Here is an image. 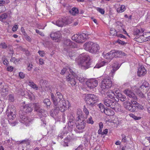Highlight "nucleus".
I'll use <instances>...</instances> for the list:
<instances>
[{
  "mask_svg": "<svg viewBox=\"0 0 150 150\" xmlns=\"http://www.w3.org/2000/svg\"><path fill=\"white\" fill-rule=\"evenodd\" d=\"M51 99L54 106V113L59 112L60 111L64 112L67 110V102L63 98L62 94L59 92H57L54 96L53 93L51 94Z\"/></svg>",
  "mask_w": 150,
  "mask_h": 150,
  "instance_id": "obj_1",
  "label": "nucleus"
},
{
  "mask_svg": "<svg viewBox=\"0 0 150 150\" xmlns=\"http://www.w3.org/2000/svg\"><path fill=\"white\" fill-rule=\"evenodd\" d=\"M91 64L89 57L86 55L81 57L78 63L79 66L83 69L88 68L90 67Z\"/></svg>",
  "mask_w": 150,
  "mask_h": 150,
  "instance_id": "obj_2",
  "label": "nucleus"
},
{
  "mask_svg": "<svg viewBox=\"0 0 150 150\" xmlns=\"http://www.w3.org/2000/svg\"><path fill=\"white\" fill-rule=\"evenodd\" d=\"M85 99L87 104L93 106H94L95 103L98 102V98L95 95L89 94L86 95Z\"/></svg>",
  "mask_w": 150,
  "mask_h": 150,
  "instance_id": "obj_3",
  "label": "nucleus"
},
{
  "mask_svg": "<svg viewBox=\"0 0 150 150\" xmlns=\"http://www.w3.org/2000/svg\"><path fill=\"white\" fill-rule=\"evenodd\" d=\"M35 110L37 112V115L40 118L42 117L46 116L47 112L40 108L41 106L38 103H35L34 104Z\"/></svg>",
  "mask_w": 150,
  "mask_h": 150,
  "instance_id": "obj_4",
  "label": "nucleus"
},
{
  "mask_svg": "<svg viewBox=\"0 0 150 150\" xmlns=\"http://www.w3.org/2000/svg\"><path fill=\"white\" fill-rule=\"evenodd\" d=\"M112 86V81L109 76H106L101 82V88L102 91H104L110 88Z\"/></svg>",
  "mask_w": 150,
  "mask_h": 150,
  "instance_id": "obj_5",
  "label": "nucleus"
},
{
  "mask_svg": "<svg viewBox=\"0 0 150 150\" xmlns=\"http://www.w3.org/2000/svg\"><path fill=\"white\" fill-rule=\"evenodd\" d=\"M103 101L105 106L115 110L117 108V107L118 105V104L116 101L110 99L105 98L103 99Z\"/></svg>",
  "mask_w": 150,
  "mask_h": 150,
  "instance_id": "obj_6",
  "label": "nucleus"
},
{
  "mask_svg": "<svg viewBox=\"0 0 150 150\" xmlns=\"http://www.w3.org/2000/svg\"><path fill=\"white\" fill-rule=\"evenodd\" d=\"M19 114L21 122L24 124L26 126H29L32 122L33 119L25 115L24 113L23 114L22 110L19 111Z\"/></svg>",
  "mask_w": 150,
  "mask_h": 150,
  "instance_id": "obj_7",
  "label": "nucleus"
},
{
  "mask_svg": "<svg viewBox=\"0 0 150 150\" xmlns=\"http://www.w3.org/2000/svg\"><path fill=\"white\" fill-rule=\"evenodd\" d=\"M123 106L127 110L131 112H135L136 107L132 103L131 101H126L123 103Z\"/></svg>",
  "mask_w": 150,
  "mask_h": 150,
  "instance_id": "obj_8",
  "label": "nucleus"
},
{
  "mask_svg": "<svg viewBox=\"0 0 150 150\" xmlns=\"http://www.w3.org/2000/svg\"><path fill=\"white\" fill-rule=\"evenodd\" d=\"M85 36L86 35L84 33L80 35L76 34L72 36L71 39L72 40L76 42L82 43L84 42Z\"/></svg>",
  "mask_w": 150,
  "mask_h": 150,
  "instance_id": "obj_9",
  "label": "nucleus"
},
{
  "mask_svg": "<svg viewBox=\"0 0 150 150\" xmlns=\"http://www.w3.org/2000/svg\"><path fill=\"white\" fill-rule=\"evenodd\" d=\"M76 76L75 73L73 72L71 74H69V75L67 76L66 80L72 86H75L76 84V82L75 77Z\"/></svg>",
  "mask_w": 150,
  "mask_h": 150,
  "instance_id": "obj_10",
  "label": "nucleus"
},
{
  "mask_svg": "<svg viewBox=\"0 0 150 150\" xmlns=\"http://www.w3.org/2000/svg\"><path fill=\"white\" fill-rule=\"evenodd\" d=\"M86 84L88 87L92 89L97 86L98 81L95 79H91L86 81Z\"/></svg>",
  "mask_w": 150,
  "mask_h": 150,
  "instance_id": "obj_11",
  "label": "nucleus"
},
{
  "mask_svg": "<svg viewBox=\"0 0 150 150\" xmlns=\"http://www.w3.org/2000/svg\"><path fill=\"white\" fill-rule=\"evenodd\" d=\"M61 35V33L59 31H57L56 33H52L50 35V37L56 42L59 41Z\"/></svg>",
  "mask_w": 150,
  "mask_h": 150,
  "instance_id": "obj_12",
  "label": "nucleus"
},
{
  "mask_svg": "<svg viewBox=\"0 0 150 150\" xmlns=\"http://www.w3.org/2000/svg\"><path fill=\"white\" fill-rule=\"evenodd\" d=\"M77 121L76 124V128L79 130H82L84 129L85 127L86 123L84 122L83 119H79Z\"/></svg>",
  "mask_w": 150,
  "mask_h": 150,
  "instance_id": "obj_13",
  "label": "nucleus"
},
{
  "mask_svg": "<svg viewBox=\"0 0 150 150\" xmlns=\"http://www.w3.org/2000/svg\"><path fill=\"white\" fill-rule=\"evenodd\" d=\"M13 110L12 109L8 108L6 111L7 115L10 120H12L16 117L15 112H13Z\"/></svg>",
  "mask_w": 150,
  "mask_h": 150,
  "instance_id": "obj_14",
  "label": "nucleus"
},
{
  "mask_svg": "<svg viewBox=\"0 0 150 150\" xmlns=\"http://www.w3.org/2000/svg\"><path fill=\"white\" fill-rule=\"evenodd\" d=\"M99 49L100 47L96 43H93L89 52L93 54L98 53Z\"/></svg>",
  "mask_w": 150,
  "mask_h": 150,
  "instance_id": "obj_15",
  "label": "nucleus"
},
{
  "mask_svg": "<svg viewBox=\"0 0 150 150\" xmlns=\"http://www.w3.org/2000/svg\"><path fill=\"white\" fill-rule=\"evenodd\" d=\"M124 93L127 95L130 98H132V100H137V98L135 94L131 90L129 89H126L124 91Z\"/></svg>",
  "mask_w": 150,
  "mask_h": 150,
  "instance_id": "obj_16",
  "label": "nucleus"
},
{
  "mask_svg": "<svg viewBox=\"0 0 150 150\" xmlns=\"http://www.w3.org/2000/svg\"><path fill=\"white\" fill-rule=\"evenodd\" d=\"M113 52L112 50L105 54L104 52H103V56L105 59L109 60V61H108L109 62L114 57Z\"/></svg>",
  "mask_w": 150,
  "mask_h": 150,
  "instance_id": "obj_17",
  "label": "nucleus"
},
{
  "mask_svg": "<svg viewBox=\"0 0 150 150\" xmlns=\"http://www.w3.org/2000/svg\"><path fill=\"white\" fill-rule=\"evenodd\" d=\"M114 57H120L126 56V54L121 51L112 50Z\"/></svg>",
  "mask_w": 150,
  "mask_h": 150,
  "instance_id": "obj_18",
  "label": "nucleus"
},
{
  "mask_svg": "<svg viewBox=\"0 0 150 150\" xmlns=\"http://www.w3.org/2000/svg\"><path fill=\"white\" fill-rule=\"evenodd\" d=\"M74 43L72 42L70 39H66L64 41V47L71 48L74 47Z\"/></svg>",
  "mask_w": 150,
  "mask_h": 150,
  "instance_id": "obj_19",
  "label": "nucleus"
},
{
  "mask_svg": "<svg viewBox=\"0 0 150 150\" xmlns=\"http://www.w3.org/2000/svg\"><path fill=\"white\" fill-rule=\"evenodd\" d=\"M137 100H131L132 103L134 105H134L135 107H136V109L135 112H137L138 109L142 110H143L144 108V106L139 103H138L137 102Z\"/></svg>",
  "mask_w": 150,
  "mask_h": 150,
  "instance_id": "obj_20",
  "label": "nucleus"
},
{
  "mask_svg": "<svg viewBox=\"0 0 150 150\" xmlns=\"http://www.w3.org/2000/svg\"><path fill=\"white\" fill-rule=\"evenodd\" d=\"M73 72H74V71L72 69L69 67H67V68H64L61 70L60 74L62 75L65 74L69 75V74H71Z\"/></svg>",
  "mask_w": 150,
  "mask_h": 150,
  "instance_id": "obj_21",
  "label": "nucleus"
},
{
  "mask_svg": "<svg viewBox=\"0 0 150 150\" xmlns=\"http://www.w3.org/2000/svg\"><path fill=\"white\" fill-rule=\"evenodd\" d=\"M146 72V70L144 66H141L138 69L137 74L139 76H141L145 75Z\"/></svg>",
  "mask_w": 150,
  "mask_h": 150,
  "instance_id": "obj_22",
  "label": "nucleus"
},
{
  "mask_svg": "<svg viewBox=\"0 0 150 150\" xmlns=\"http://www.w3.org/2000/svg\"><path fill=\"white\" fill-rule=\"evenodd\" d=\"M52 23L60 27H62L65 25L63 18H60L57 21H52Z\"/></svg>",
  "mask_w": 150,
  "mask_h": 150,
  "instance_id": "obj_23",
  "label": "nucleus"
},
{
  "mask_svg": "<svg viewBox=\"0 0 150 150\" xmlns=\"http://www.w3.org/2000/svg\"><path fill=\"white\" fill-rule=\"evenodd\" d=\"M32 108H31V105H26L23 106L22 110L24 111L25 113L30 112L32 110Z\"/></svg>",
  "mask_w": 150,
  "mask_h": 150,
  "instance_id": "obj_24",
  "label": "nucleus"
},
{
  "mask_svg": "<svg viewBox=\"0 0 150 150\" xmlns=\"http://www.w3.org/2000/svg\"><path fill=\"white\" fill-rule=\"evenodd\" d=\"M144 31V29L140 28L139 29L136 28L134 30L133 34L134 35H136L137 37L142 35Z\"/></svg>",
  "mask_w": 150,
  "mask_h": 150,
  "instance_id": "obj_25",
  "label": "nucleus"
},
{
  "mask_svg": "<svg viewBox=\"0 0 150 150\" xmlns=\"http://www.w3.org/2000/svg\"><path fill=\"white\" fill-rule=\"evenodd\" d=\"M93 44V42H86L84 45L83 47L84 49L89 52Z\"/></svg>",
  "mask_w": 150,
  "mask_h": 150,
  "instance_id": "obj_26",
  "label": "nucleus"
},
{
  "mask_svg": "<svg viewBox=\"0 0 150 150\" xmlns=\"http://www.w3.org/2000/svg\"><path fill=\"white\" fill-rule=\"evenodd\" d=\"M116 98L118 100H120L122 101H124L126 100V96L121 93H116Z\"/></svg>",
  "mask_w": 150,
  "mask_h": 150,
  "instance_id": "obj_27",
  "label": "nucleus"
},
{
  "mask_svg": "<svg viewBox=\"0 0 150 150\" xmlns=\"http://www.w3.org/2000/svg\"><path fill=\"white\" fill-rule=\"evenodd\" d=\"M65 25L69 24L71 23L73 21L72 18L71 16H67L63 18Z\"/></svg>",
  "mask_w": 150,
  "mask_h": 150,
  "instance_id": "obj_28",
  "label": "nucleus"
},
{
  "mask_svg": "<svg viewBox=\"0 0 150 150\" xmlns=\"http://www.w3.org/2000/svg\"><path fill=\"white\" fill-rule=\"evenodd\" d=\"M109 62L108 61H104L97 64L94 67V68H99L106 64Z\"/></svg>",
  "mask_w": 150,
  "mask_h": 150,
  "instance_id": "obj_29",
  "label": "nucleus"
},
{
  "mask_svg": "<svg viewBox=\"0 0 150 150\" xmlns=\"http://www.w3.org/2000/svg\"><path fill=\"white\" fill-rule=\"evenodd\" d=\"M134 39L136 41L139 43L146 42L142 35H141L137 37L136 36Z\"/></svg>",
  "mask_w": 150,
  "mask_h": 150,
  "instance_id": "obj_30",
  "label": "nucleus"
},
{
  "mask_svg": "<svg viewBox=\"0 0 150 150\" xmlns=\"http://www.w3.org/2000/svg\"><path fill=\"white\" fill-rule=\"evenodd\" d=\"M70 13L73 16L76 15L79 13L78 9L76 8H73L69 11Z\"/></svg>",
  "mask_w": 150,
  "mask_h": 150,
  "instance_id": "obj_31",
  "label": "nucleus"
},
{
  "mask_svg": "<svg viewBox=\"0 0 150 150\" xmlns=\"http://www.w3.org/2000/svg\"><path fill=\"white\" fill-rule=\"evenodd\" d=\"M77 115L78 117L76 118V120H79V119H81L83 116L82 111L81 109H78L77 110Z\"/></svg>",
  "mask_w": 150,
  "mask_h": 150,
  "instance_id": "obj_32",
  "label": "nucleus"
},
{
  "mask_svg": "<svg viewBox=\"0 0 150 150\" xmlns=\"http://www.w3.org/2000/svg\"><path fill=\"white\" fill-rule=\"evenodd\" d=\"M143 35L145 41H147L150 40V32H146L144 33Z\"/></svg>",
  "mask_w": 150,
  "mask_h": 150,
  "instance_id": "obj_33",
  "label": "nucleus"
},
{
  "mask_svg": "<svg viewBox=\"0 0 150 150\" xmlns=\"http://www.w3.org/2000/svg\"><path fill=\"white\" fill-rule=\"evenodd\" d=\"M141 83L142 85L140 87V88H141V89H144V88H146L149 87V83L146 81H142Z\"/></svg>",
  "mask_w": 150,
  "mask_h": 150,
  "instance_id": "obj_34",
  "label": "nucleus"
},
{
  "mask_svg": "<svg viewBox=\"0 0 150 150\" xmlns=\"http://www.w3.org/2000/svg\"><path fill=\"white\" fill-rule=\"evenodd\" d=\"M116 93H115L113 91H111L108 93L107 95L110 98L112 99L116 98Z\"/></svg>",
  "mask_w": 150,
  "mask_h": 150,
  "instance_id": "obj_35",
  "label": "nucleus"
},
{
  "mask_svg": "<svg viewBox=\"0 0 150 150\" xmlns=\"http://www.w3.org/2000/svg\"><path fill=\"white\" fill-rule=\"evenodd\" d=\"M105 113L108 116L113 115L114 114V112L112 110L109 109H106Z\"/></svg>",
  "mask_w": 150,
  "mask_h": 150,
  "instance_id": "obj_36",
  "label": "nucleus"
},
{
  "mask_svg": "<svg viewBox=\"0 0 150 150\" xmlns=\"http://www.w3.org/2000/svg\"><path fill=\"white\" fill-rule=\"evenodd\" d=\"M68 126L70 128H72L74 127L75 121L74 120H72L71 119L69 120L68 123Z\"/></svg>",
  "mask_w": 150,
  "mask_h": 150,
  "instance_id": "obj_37",
  "label": "nucleus"
},
{
  "mask_svg": "<svg viewBox=\"0 0 150 150\" xmlns=\"http://www.w3.org/2000/svg\"><path fill=\"white\" fill-rule=\"evenodd\" d=\"M125 10V5H122L117 9V11L118 13H122Z\"/></svg>",
  "mask_w": 150,
  "mask_h": 150,
  "instance_id": "obj_38",
  "label": "nucleus"
},
{
  "mask_svg": "<svg viewBox=\"0 0 150 150\" xmlns=\"http://www.w3.org/2000/svg\"><path fill=\"white\" fill-rule=\"evenodd\" d=\"M119 68L118 66H117L116 67H114L112 69L110 73V76L113 78V76L115 74V71L117 70Z\"/></svg>",
  "mask_w": 150,
  "mask_h": 150,
  "instance_id": "obj_39",
  "label": "nucleus"
},
{
  "mask_svg": "<svg viewBox=\"0 0 150 150\" xmlns=\"http://www.w3.org/2000/svg\"><path fill=\"white\" fill-rule=\"evenodd\" d=\"M28 85L34 89H35L36 90L38 89V87L34 82L30 81H29Z\"/></svg>",
  "mask_w": 150,
  "mask_h": 150,
  "instance_id": "obj_40",
  "label": "nucleus"
},
{
  "mask_svg": "<svg viewBox=\"0 0 150 150\" xmlns=\"http://www.w3.org/2000/svg\"><path fill=\"white\" fill-rule=\"evenodd\" d=\"M76 79L81 83L85 81V78L81 75H78L77 76Z\"/></svg>",
  "mask_w": 150,
  "mask_h": 150,
  "instance_id": "obj_41",
  "label": "nucleus"
},
{
  "mask_svg": "<svg viewBox=\"0 0 150 150\" xmlns=\"http://www.w3.org/2000/svg\"><path fill=\"white\" fill-rule=\"evenodd\" d=\"M44 104L46 105L47 107H49L51 104L50 100L48 99H46L43 100V101Z\"/></svg>",
  "mask_w": 150,
  "mask_h": 150,
  "instance_id": "obj_42",
  "label": "nucleus"
},
{
  "mask_svg": "<svg viewBox=\"0 0 150 150\" xmlns=\"http://www.w3.org/2000/svg\"><path fill=\"white\" fill-rule=\"evenodd\" d=\"M135 92L137 94L142 98H145V95L140 90H137Z\"/></svg>",
  "mask_w": 150,
  "mask_h": 150,
  "instance_id": "obj_43",
  "label": "nucleus"
},
{
  "mask_svg": "<svg viewBox=\"0 0 150 150\" xmlns=\"http://www.w3.org/2000/svg\"><path fill=\"white\" fill-rule=\"evenodd\" d=\"M8 16L7 15L6 13H4L0 16V21H3L5 20Z\"/></svg>",
  "mask_w": 150,
  "mask_h": 150,
  "instance_id": "obj_44",
  "label": "nucleus"
},
{
  "mask_svg": "<svg viewBox=\"0 0 150 150\" xmlns=\"http://www.w3.org/2000/svg\"><path fill=\"white\" fill-rule=\"evenodd\" d=\"M83 112L85 113L86 118L88 115H89V111L86 108L85 106H84L83 108Z\"/></svg>",
  "mask_w": 150,
  "mask_h": 150,
  "instance_id": "obj_45",
  "label": "nucleus"
},
{
  "mask_svg": "<svg viewBox=\"0 0 150 150\" xmlns=\"http://www.w3.org/2000/svg\"><path fill=\"white\" fill-rule=\"evenodd\" d=\"M0 89L1 90V91L3 93L7 92L8 90L7 87L6 86H3L2 87H0Z\"/></svg>",
  "mask_w": 150,
  "mask_h": 150,
  "instance_id": "obj_46",
  "label": "nucleus"
},
{
  "mask_svg": "<svg viewBox=\"0 0 150 150\" xmlns=\"http://www.w3.org/2000/svg\"><path fill=\"white\" fill-rule=\"evenodd\" d=\"M110 33L111 35L112 36L117 35V32L116 30L114 28H112L110 29Z\"/></svg>",
  "mask_w": 150,
  "mask_h": 150,
  "instance_id": "obj_47",
  "label": "nucleus"
},
{
  "mask_svg": "<svg viewBox=\"0 0 150 150\" xmlns=\"http://www.w3.org/2000/svg\"><path fill=\"white\" fill-rule=\"evenodd\" d=\"M67 55L71 58L73 57L74 56H75V53L74 51H71L69 52L68 53Z\"/></svg>",
  "mask_w": 150,
  "mask_h": 150,
  "instance_id": "obj_48",
  "label": "nucleus"
},
{
  "mask_svg": "<svg viewBox=\"0 0 150 150\" xmlns=\"http://www.w3.org/2000/svg\"><path fill=\"white\" fill-rule=\"evenodd\" d=\"M8 100L10 101L13 102L14 101V98L13 95L10 94L8 96Z\"/></svg>",
  "mask_w": 150,
  "mask_h": 150,
  "instance_id": "obj_49",
  "label": "nucleus"
},
{
  "mask_svg": "<svg viewBox=\"0 0 150 150\" xmlns=\"http://www.w3.org/2000/svg\"><path fill=\"white\" fill-rule=\"evenodd\" d=\"M0 47L3 49H6L7 47V45L5 42H1L0 44Z\"/></svg>",
  "mask_w": 150,
  "mask_h": 150,
  "instance_id": "obj_50",
  "label": "nucleus"
},
{
  "mask_svg": "<svg viewBox=\"0 0 150 150\" xmlns=\"http://www.w3.org/2000/svg\"><path fill=\"white\" fill-rule=\"evenodd\" d=\"M130 117L132 118L133 119L135 120H139L141 119V117H137L135 115L133 114H131L130 115Z\"/></svg>",
  "mask_w": 150,
  "mask_h": 150,
  "instance_id": "obj_51",
  "label": "nucleus"
},
{
  "mask_svg": "<svg viewBox=\"0 0 150 150\" xmlns=\"http://www.w3.org/2000/svg\"><path fill=\"white\" fill-rule=\"evenodd\" d=\"M86 122L88 123L92 124L93 123V121L92 119V117L91 116L89 117L88 119L86 120Z\"/></svg>",
  "mask_w": 150,
  "mask_h": 150,
  "instance_id": "obj_52",
  "label": "nucleus"
},
{
  "mask_svg": "<svg viewBox=\"0 0 150 150\" xmlns=\"http://www.w3.org/2000/svg\"><path fill=\"white\" fill-rule=\"evenodd\" d=\"M121 136L122 138V141L124 142H126L127 141V139L125 135L124 134H122L121 135Z\"/></svg>",
  "mask_w": 150,
  "mask_h": 150,
  "instance_id": "obj_53",
  "label": "nucleus"
},
{
  "mask_svg": "<svg viewBox=\"0 0 150 150\" xmlns=\"http://www.w3.org/2000/svg\"><path fill=\"white\" fill-rule=\"evenodd\" d=\"M97 10L101 14H103L104 13L105 11L104 9L101 8H98L97 9Z\"/></svg>",
  "mask_w": 150,
  "mask_h": 150,
  "instance_id": "obj_54",
  "label": "nucleus"
},
{
  "mask_svg": "<svg viewBox=\"0 0 150 150\" xmlns=\"http://www.w3.org/2000/svg\"><path fill=\"white\" fill-rule=\"evenodd\" d=\"M38 53L39 54V55L41 57H43L45 55V53L43 51H38Z\"/></svg>",
  "mask_w": 150,
  "mask_h": 150,
  "instance_id": "obj_55",
  "label": "nucleus"
},
{
  "mask_svg": "<svg viewBox=\"0 0 150 150\" xmlns=\"http://www.w3.org/2000/svg\"><path fill=\"white\" fill-rule=\"evenodd\" d=\"M22 142L24 143V145H29L30 144V141L29 140H23Z\"/></svg>",
  "mask_w": 150,
  "mask_h": 150,
  "instance_id": "obj_56",
  "label": "nucleus"
},
{
  "mask_svg": "<svg viewBox=\"0 0 150 150\" xmlns=\"http://www.w3.org/2000/svg\"><path fill=\"white\" fill-rule=\"evenodd\" d=\"M117 42L119 44L123 45L125 44V42L124 41H122L120 39H118L117 41Z\"/></svg>",
  "mask_w": 150,
  "mask_h": 150,
  "instance_id": "obj_57",
  "label": "nucleus"
},
{
  "mask_svg": "<svg viewBox=\"0 0 150 150\" xmlns=\"http://www.w3.org/2000/svg\"><path fill=\"white\" fill-rule=\"evenodd\" d=\"M19 76L21 79H23L25 77L24 74L22 72H20L19 73Z\"/></svg>",
  "mask_w": 150,
  "mask_h": 150,
  "instance_id": "obj_58",
  "label": "nucleus"
},
{
  "mask_svg": "<svg viewBox=\"0 0 150 150\" xmlns=\"http://www.w3.org/2000/svg\"><path fill=\"white\" fill-rule=\"evenodd\" d=\"M18 27L16 25H14L12 29V30L13 32H15L17 30Z\"/></svg>",
  "mask_w": 150,
  "mask_h": 150,
  "instance_id": "obj_59",
  "label": "nucleus"
},
{
  "mask_svg": "<svg viewBox=\"0 0 150 150\" xmlns=\"http://www.w3.org/2000/svg\"><path fill=\"white\" fill-rule=\"evenodd\" d=\"M21 31L22 32V33L24 35H26L27 33L25 31V30L24 29V28L23 27H22L21 28Z\"/></svg>",
  "mask_w": 150,
  "mask_h": 150,
  "instance_id": "obj_60",
  "label": "nucleus"
},
{
  "mask_svg": "<svg viewBox=\"0 0 150 150\" xmlns=\"http://www.w3.org/2000/svg\"><path fill=\"white\" fill-rule=\"evenodd\" d=\"M8 62L7 59H4V60H3V63L5 65H7Z\"/></svg>",
  "mask_w": 150,
  "mask_h": 150,
  "instance_id": "obj_61",
  "label": "nucleus"
},
{
  "mask_svg": "<svg viewBox=\"0 0 150 150\" xmlns=\"http://www.w3.org/2000/svg\"><path fill=\"white\" fill-rule=\"evenodd\" d=\"M13 67L11 66L8 67L7 68V70L9 71H11L13 70Z\"/></svg>",
  "mask_w": 150,
  "mask_h": 150,
  "instance_id": "obj_62",
  "label": "nucleus"
},
{
  "mask_svg": "<svg viewBox=\"0 0 150 150\" xmlns=\"http://www.w3.org/2000/svg\"><path fill=\"white\" fill-rule=\"evenodd\" d=\"M24 36H25V39L29 41H30L31 40V39L30 37L29 36H28L27 35V34H26V35H24Z\"/></svg>",
  "mask_w": 150,
  "mask_h": 150,
  "instance_id": "obj_63",
  "label": "nucleus"
},
{
  "mask_svg": "<svg viewBox=\"0 0 150 150\" xmlns=\"http://www.w3.org/2000/svg\"><path fill=\"white\" fill-rule=\"evenodd\" d=\"M35 31L37 33L39 34L40 35L42 36L44 35V34L41 31H40L39 30H36Z\"/></svg>",
  "mask_w": 150,
  "mask_h": 150,
  "instance_id": "obj_64",
  "label": "nucleus"
}]
</instances>
